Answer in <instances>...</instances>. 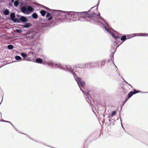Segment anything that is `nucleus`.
Wrapping results in <instances>:
<instances>
[{
    "label": "nucleus",
    "instance_id": "obj_31",
    "mask_svg": "<svg viewBox=\"0 0 148 148\" xmlns=\"http://www.w3.org/2000/svg\"><path fill=\"white\" fill-rule=\"evenodd\" d=\"M16 32L18 33L21 34L22 32V31L21 29H17L16 30Z\"/></svg>",
    "mask_w": 148,
    "mask_h": 148
},
{
    "label": "nucleus",
    "instance_id": "obj_3",
    "mask_svg": "<svg viewBox=\"0 0 148 148\" xmlns=\"http://www.w3.org/2000/svg\"><path fill=\"white\" fill-rule=\"evenodd\" d=\"M51 12L52 13V15H51V13L49 12H47L46 13V17L48 21L52 20V23L53 24H55L57 22H60L61 20L60 18L59 14H56V12L58 11H59V10H53Z\"/></svg>",
    "mask_w": 148,
    "mask_h": 148
},
{
    "label": "nucleus",
    "instance_id": "obj_39",
    "mask_svg": "<svg viewBox=\"0 0 148 148\" xmlns=\"http://www.w3.org/2000/svg\"><path fill=\"white\" fill-rule=\"evenodd\" d=\"M129 99H128V98L127 99H126L125 101H124V103H126V102L127 101V100H128Z\"/></svg>",
    "mask_w": 148,
    "mask_h": 148
},
{
    "label": "nucleus",
    "instance_id": "obj_10",
    "mask_svg": "<svg viewBox=\"0 0 148 148\" xmlns=\"http://www.w3.org/2000/svg\"><path fill=\"white\" fill-rule=\"evenodd\" d=\"M17 17V14L15 15V13L14 12H12L10 13V19L14 22H15Z\"/></svg>",
    "mask_w": 148,
    "mask_h": 148
},
{
    "label": "nucleus",
    "instance_id": "obj_2",
    "mask_svg": "<svg viewBox=\"0 0 148 148\" xmlns=\"http://www.w3.org/2000/svg\"><path fill=\"white\" fill-rule=\"evenodd\" d=\"M54 66L56 68H59L61 70L67 71L73 75L77 84L79 85V84H80L82 87H83L84 86L85 84L84 82L82 81V79L81 78L77 76L76 74L73 71V69L71 66L69 65L64 66L60 64H55Z\"/></svg>",
    "mask_w": 148,
    "mask_h": 148
},
{
    "label": "nucleus",
    "instance_id": "obj_25",
    "mask_svg": "<svg viewBox=\"0 0 148 148\" xmlns=\"http://www.w3.org/2000/svg\"><path fill=\"white\" fill-rule=\"evenodd\" d=\"M21 2H19V1L18 0H16L14 2V5L16 7H17L19 4L20 5V3Z\"/></svg>",
    "mask_w": 148,
    "mask_h": 148
},
{
    "label": "nucleus",
    "instance_id": "obj_7",
    "mask_svg": "<svg viewBox=\"0 0 148 148\" xmlns=\"http://www.w3.org/2000/svg\"><path fill=\"white\" fill-rule=\"evenodd\" d=\"M28 21V19L24 16L17 14V17L15 23H24L27 22Z\"/></svg>",
    "mask_w": 148,
    "mask_h": 148
},
{
    "label": "nucleus",
    "instance_id": "obj_11",
    "mask_svg": "<svg viewBox=\"0 0 148 148\" xmlns=\"http://www.w3.org/2000/svg\"><path fill=\"white\" fill-rule=\"evenodd\" d=\"M2 12L3 14L5 16L8 15L10 13V12L9 10L6 8H4L2 10Z\"/></svg>",
    "mask_w": 148,
    "mask_h": 148
},
{
    "label": "nucleus",
    "instance_id": "obj_24",
    "mask_svg": "<svg viewBox=\"0 0 148 148\" xmlns=\"http://www.w3.org/2000/svg\"><path fill=\"white\" fill-rule=\"evenodd\" d=\"M108 119V121H107V123L108 125H110L112 124L111 120V119L109 116H108L107 117Z\"/></svg>",
    "mask_w": 148,
    "mask_h": 148
},
{
    "label": "nucleus",
    "instance_id": "obj_55",
    "mask_svg": "<svg viewBox=\"0 0 148 148\" xmlns=\"http://www.w3.org/2000/svg\"><path fill=\"white\" fill-rule=\"evenodd\" d=\"M122 43H123V42H121V44L120 45H118V46L116 47V48H117V47H118L119 46H120V45Z\"/></svg>",
    "mask_w": 148,
    "mask_h": 148
},
{
    "label": "nucleus",
    "instance_id": "obj_41",
    "mask_svg": "<svg viewBox=\"0 0 148 148\" xmlns=\"http://www.w3.org/2000/svg\"><path fill=\"white\" fill-rule=\"evenodd\" d=\"M10 123L12 125L14 128V129H16V127H15L12 124L11 122Z\"/></svg>",
    "mask_w": 148,
    "mask_h": 148
},
{
    "label": "nucleus",
    "instance_id": "obj_54",
    "mask_svg": "<svg viewBox=\"0 0 148 148\" xmlns=\"http://www.w3.org/2000/svg\"><path fill=\"white\" fill-rule=\"evenodd\" d=\"M1 112H0V117L1 118Z\"/></svg>",
    "mask_w": 148,
    "mask_h": 148
},
{
    "label": "nucleus",
    "instance_id": "obj_63",
    "mask_svg": "<svg viewBox=\"0 0 148 148\" xmlns=\"http://www.w3.org/2000/svg\"><path fill=\"white\" fill-rule=\"evenodd\" d=\"M1 15H0V19H1Z\"/></svg>",
    "mask_w": 148,
    "mask_h": 148
},
{
    "label": "nucleus",
    "instance_id": "obj_18",
    "mask_svg": "<svg viewBox=\"0 0 148 148\" xmlns=\"http://www.w3.org/2000/svg\"><path fill=\"white\" fill-rule=\"evenodd\" d=\"M89 68L91 67V62H88L86 63L84 65V67L83 68Z\"/></svg>",
    "mask_w": 148,
    "mask_h": 148
},
{
    "label": "nucleus",
    "instance_id": "obj_5",
    "mask_svg": "<svg viewBox=\"0 0 148 148\" xmlns=\"http://www.w3.org/2000/svg\"><path fill=\"white\" fill-rule=\"evenodd\" d=\"M104 28L106 31H107L109 33H110L111 34V35L112 36V37L116 41H118L119 42V41H118V40H119V39L120 38V37L118 36V35H120L121 36H122L121 35L119 34L118 33L116 32H111L105 26H104Z\"/></svg>",
    "mask_w": 148,
    "mask_h": 148
},
{
    "label": "nucleus",
    "instance_id": "obj_52",
    "mask_svg": "<svg viewBox=\"0 0 148 148\" xmlns=\"http://www.w3.org/2000/svg\"><path fill=\"white\" fill-rule=\"evenodd\" d=\"M1 121H2V122H5V120H4L3 119H1Z\"/></svg>",
    "mask_w": 148,
    "mask_h": 148
},
{
    "label": "nucleus",
    "instance_id": "obj_62",
    "mask_svg": "<svg viewBox=\"0 0 148 148\" xmlns=\"http://www.w3.org/2000/svg\"><path fill=\"white\" fill-rule=\"evenodd\" d=\"M3 66H1L0 67V68L1 67H2Z\"/></svg>",
    "mask_w": 148,
    "mask_h": 148
},
{
    "label": "nucleus",
    "instance_id": "obj_29",
    "mask_svg": "<svg viewBox=\"0 0 148 148\" xmlns=\"http://www.w3.org/2000/svg\"><path fill=\"white\" fill-rule=\"evenodd\" d=\"M13 48L14 46L12 45H9L7 46V48L10 50L12 49Z\"/></svg>",
    "mask_w": 148,
    "mask_h": 148
},
{
    "label": "nucleus",
    "instance_id": "obj_13",
    "mask_svg": "<svg viewBox=\"0 0 148 148\" xmlns=\"http://www.w3.org/2000/svg\"><path fill=\"white\" fill-rule=\"evenodd\" d=\"M32 25V24L30 23H25L24 25H22V28H28Z\"/></svg>",
    "mask_w": 148,
    "mask_h": 148
},
{
    "label": "nucleus",
    "instance_id": "obj_49",
    "mask_svg": "<svg viewBox=\"0 0 148 148\" xmlns=\"http://www.w3.org/2000/svg\"><path fill=\"white\" fill-rule=\"evenodd\" d=\"M125 103H124H124H123V105H122V106H123L124 105V104H125ZM122 107H121V110H122Z\"/></svg>",
    "mask_w": 148,
    "mask_h": 148
},
{
    "label": "nucleus",
    "instance_id": "obj_15",
    "mask_svg": "<svg viewBox=\"0 0 148 148\" xmlns=\"http://www.w3.org/2000/svg\"><path fill=\"white\" fill-rule=\"evenodd\" d=\"M116 50L114 51V52H112L111 53V55H112V58H111V59H110L108 60L107 62H110L111 61V62H112V64L113 63L114 64V62H113V60H114V55L116 51Z\"/></svg>",
    "mask_w": 148,
    "mask_h": 148
},
{
    "label": "nucleus",
    "instance_id": "obj_60",
    "mask_svg": "<svg viewBox=\"0 0 148 148\" xmlns=\"http://www.w3.org/2000/svg\"><path fill=\"white\" fill-rule=\"evenodd\" d=\"M15 130H16L17 131V129L16 128V129H15Z\"/></svg>",
    "mask_w": 148,
    "mask_h": 148
},
{
    "label": "nucleus",
    "instance_id": "obj_37",
    "mask_svg": "<svg viewBox=\"0 0 148 148\" xmlns=\"http://www.w3.org/2000/svg\"><path fill=\"white\" fill-rule=\"evenodd\" d=\"M42 143V144L43 145H45V146H47L49 147H50V146H49L48 145H47L46 144H45V143Z\"/></svg>",
    "mask_w": 148,
    "mask_h": 148
},
{
    "label": "nucleus",
    "instance_id": "obj_51",
    "mask_svg": "<svg viewBox=\"0 0 148 148\" xmlns=\"http://www.w3.org/2000/svg\"><path fill=\"white\" fill-rule=\"evenodd\" d=\"M121 78L124 81V80H125V79H124V78H123V77H122V76H121Z\"/></svg>",
    "mask_w": 148,
    "mask_h": 148
},
{
    "label": "nucleus",
    "instance_id": "obj_59",
    "mask_svg": "<svg viewBox=\"0 0 148 148\" xmlns=\"http://www.w3.org/2000/svg\"><path fill=\"white\" fill-rule=\"evenodd\" d=\"M130 86L131 87V88H133L132 86H131V85H130Z\"/></svg>",
    "mask_w": 148,
    "mask_h": 148
},
{
    "label": "nucleus",
    "instance_id": "obj_26",
    "mask_svg": "<svg viewBox=\"0 0 148 148\" xmlns=\"http://www.w3.org/2000/svg\"><path fill=\"white\" fill-rule=\"evenodd\" d=\"M21 55L24 59L26 58L27 57V55L24 52H22Z\"/></svg>",
    "mask_w": 148,
    "mask_h": 148
},
{
    "label": "nucleus",
    "instance_id": "obj_42",
    "mask_svg": "<svg viewBox=\"0 0 148 148\" xmlns=\"http://www.w3.org/2000/svg\"><path fill=\"white\" fill-rule=\"evenodd\" d=\"M10 123L12 125L14 128V129H16V127H15L12 124L11 122Z\"/></svg>",
    "mask_w": 148,
    "mask_h": 148
},
{
    "label": "nucleus",
    "instance_id": "obj_20",
    "mask_svg": "<svg viewBox=\"0 0 148 148\" xmlns=\"http://www.w3.org/2000/svg\"><path fill=\"white\" fill-rule=\"evenodd\" d=\"M35 62L37 63L42 64L43 62V60L41 58H37L36 59Z\"/></svg>",
    "mask_w": 148,
    "mask_h": 148
},
{
    "label": "nucleus",
    "instance_id": "obj_46",
    "mask_svg": "<svg viewBox=\"0 0 148 148\" xmlns=\"http://www.w3.org/2000/svg\"><path fill=\"white\" fill-rule=\"evenodd\" d=\"M99 0H99V1H98V3H97V8L98 6V5H99Z\"/></svg>",
    "mask_w": 148,
    "mask_h": 148
},
{
    "label": "nucleus",
    "instance_id": "obj_23",
    "mask_svg": "<svg viewBox=\"0 0 148 148\" xmlns=\"http://www.w3.org/2000/svg\"><path fill=\"white\" fill-rule=\"evenodd\" d=\"M32 16L33 18L36 19L38 18V15L36 13H34L32 14Z\"/></svg>",
    "mask_w": 148,
    "mask_h": 148
},
{
    "label": "nucleus",
    "instance_id": "obj_61",
    "mask_svg": "<svg viewBox=\"0 0 148 148\" xmlns=\"http://www.w3.org/2000/svg\"><path fill=\"white\" fill-rule=\"evenodd\" d=\"M127 84H128L129 85V86H130V84H129V83H128Z\"/></svg>",
    "mask_w": 148,
    "mask_h": 148
},
{
    "label": "nucleus",
    "instance_id": "obj_9",
    "mask_svg": "<svg viewBox=\"0 0 148 148\" xmlns=\"http://www.w3.org/2000/svg\"><path fill=\"white\" fill-rule=\"evenodd\" d=\"M36 36V32L33 30H30L28 32V37L27 39L30 40L33 39Z\"/></svg>",
    "mask_w": 148,
    "mask_h": 148
},
{
    "label": "nucleus",
    "instance_id": "obj_45",
    "mask_svg": "<svg viewBox=\"0 0 148 148\" xmlns=\"http://www.w3.org/2000/svg\"><path fill=\"white\" fill-rule=\"evenodd\" d=\"M114 121H113L112 122V124H112L113 125H114Z\"/></svg>",
    "mask_w": 148,
    "mask_h": 148
},
{
    "label": "nucleus",
    "instance_id": "obj_48",
    "mask_svg": "<svg viewBox=\"0 0 148 148\" xmlns=\"http://www.w3.org/2000/svg\"><path fill=\"white\" fill-rule=\"evenodd\" d=\"M125 103H124H124H123V105H122V106H123L124 105V104H125ZM122 107H121V110H122Z\"/></svg>",
    "mask_w": 148,
    "mask_h": 148
},
{
    "label": "nucleus",
    "instance_id": "obj_4",
    "mask_svg": "<svg viewBox=\"0 0 148 148\" xmlns=\"http://www.w3.org/2000/svg\"><path fill=\"white\" fill-rule=\"evenodd\" d=\"M19 9L22 12L27 15L30 14L34 10L32 6L29 5L25 1L21 2L20 3Z\"/></svg>",
    "mask_w": 148,
    "mask_h": 148
},
{
    "label": "nucleus",
    "instance_id": "obj_17",
    "mask_svg": "<svg viewBox=\"0 0 148 148\" xmlns=\"http://www.w3.org/2000/svg\"><path fill=\"white\" fill-rule=\"evenodd\" d=\"M120 40H121L122 41H123V42L125 41L127 39L126 37V36H125V35L122 36L121 37H120ZM128 39V38H127V39ZM118 40V41H119V42H120V39H119H119ZM116 41L119 42L118 41Z\"/></svg>",
    "mask_w": 148,
    "mask_h": 148
},
{
    "label": "nucleus",
    "instance_id": "obj_32",
    "mask_svg": "<svg viewBox=\"0 0 148 148\" xmlns=\"http://www.w3.org/2000/svg\"><path fill=\"white\" fill-rule=\"evenodd\" d=\"M116 112L115 111H113L111 114V116H113L114 115H116Z\"/></svg>",
    "mask_w": 148,
    "mask_h": 148
},
{
    "label": "nucleus",
    "instance_id": "obj_53",
    "mask_svg": "<svg viewBox=\"0 0 148 148\" xmlns=\"http://www.w3.org/2000/svg\"><path fill=\"white\" fill-rule=\"evenodd\" d=\"M115 66L116 68V69H116V71L118 72V70H117V69H118V68H117L116 66L115 65Z\"/></svg>",
    "mask_w": 148,
    "mask_h": 148
},
{
    "label": "nucleus",
    "instance_id": "obj_30",
    "mask_svg": "<svg viewBox=\"0 0 148 148\" xmlns=\"http://www.w3.org/2000/svg\"><path fill=\"white\" fill-rule=\"evenodd\" d=\"M134 91H137V92H136V93H138V92L143 93H148V92H142V91H138V90H136V89H134Z\"/></svg>",
    "mask_w": 148,
    "mask_h": 148
},
{
    "label": "nucleus",
    "instance_id": "obj_56",
    "mask_svg": "<svg viewBox=\"0 0 148 148\" xmlns=\"http://www.w3.org/2000/svg\"><path fill=\"white\" fill-rule=\"evenodd\" d=\"M124 82L126 83L127 84H128V83L126 81H125V80H124Z\"/></svg>",
    "mask_w": 148,
    "mask_h": 148
},
{
    "label": "nucleus",
    "instance_id": "obj_58",
    "mask_svg": "<svg viewBox=\"0 0 148 148\" xmlns=\"http://www.w3.org/2000/svg\"><path fill=\"white\" fill-rule=\"evenodd\" d=\"M133 92H137V91H134V90H133Z\"/></svg>",
    "mask_w": 148,
    "mask_h": 148
},
{
    "label": "nucleus",
    "instance_id": "obj_40",
    "mask_svg": "<svg viewBox=\"0 0 148 148\" xmlns=\"http://www.w3.org/2000/svg\"><path fill=\"white\" fill-rule=\"evenodd\" d=\"M123 92L124 93H127V92L125 91V90L123 88Z\"/></svg>",
    "mask_w": 148,
    "mask_h": 148
},
{
    "label": "nucleus",
    "instance_id": "obj_38",
    "mask_svg": "<svg viewBox=\"0 0 148 148\" xmlns=\"http://www.w3.org/2000/svg\"><path fill=\"white\" fill-rule=\"evenodd\" d=\"M41 56L44 57V58H45V59L46 58V57L45 55H41Z\"/></svg>",
    "mask_w": 148,
    "mask_h": 148
},
{
    "label": "nucleus",
    "instance_id": "obj_34",
    "mask_svg": "<svg viewBox=\"0 0 148 148\" xmlns=\"http://www.w3.org/2000/svg\"><path fill=\"white\" fill-rule=\"evenodd\" d=\"M119 115H120V120H121V125H122V127L123 128V129L125 130V129L124 128V127H123V126L122 124V123H121V116H120V112H119Z\"/></svg>",
    "mask_w": 148,
    "mask_h": 148
},
{
    "label": "nucleus",
    "instance_id": "obj_16",
    "mask_svg": "<svg viewBox=\"0 0 148 148\" xmlns=\"http://www.w3.org/2000/svg\"><path fill=\"white\" fill-rule=\"evenodd\" d=\"M98 61L97 62H91V67H96L98 68Z\"/></svg>",
    "mask_w": 148,
    "mask_h": 148
},
{
    "label": "nucleus",
    "instance_id": "obj_22",
    "mask_svg": "<svg viewBox=\"0 0 148 148\" xmlns=\"http://www.w3.org/2000/svg\"><path fill=\"white\" fill-rule=\"evenodd\" d=\"M47 25L45 23H42L40 25V27L43 29H44L45 28L47 27Z\"/></svg>",
    "mask_w": 148,
    "mask_h": 148
},
{
    "label": "nucleus",
    "instance_id": "obj_1",
    "mask_svg": "<svg viewBox=\"0 0 148 148\" xmlns=\"http://www.w3.org/2000/svg\"><path fill=\"white\" fill-rule=\"evenodd\" d=\"M87 12H75L59 10V11L56 12V14H59V16L60 17L61 21L62 19L66 18L72 21H86L93 24L98 23L103 24V22L107 26H108V25L105 19L100 16L99 13L98 14L93 12L89 13L90 10Z\"/></svg>",
    "mask_w": 148,
    "mask_h": 148
},
{
    "label": "nucleus",
    "instance_id": "obj_28",
    "mask_svg": "<svg viewBox=\"0 0 148 148\" xmlns=\"http://www.w3.org/2000/svg\"><path fill=\"white\" fill-rule=\"evenodd\" d=\"M41 5L42 6L43 8L47 10L48 11H49V12H51V11L52 10V9H50V8H49L44 5Z\"/></svg>",
    "mask_w": 148,
    "mask_h": 148
},
{
    "label": "nucleus",
    "instance_id": "obj_27",
    "mask_svg": "<svg viewBox=\"0 0 148 148\" xmlns=\"http://www.w3.org/2000/svg\"><path fill=\"white\" fill-rule=\"evenodd\" d=\"M15 58L16 60L18 61H21L22 59L21 57L18 56H16Z\"/></svg>",
    "mask_w": 148,
    "mask_h": 148
},
{
    "label": "nucleus",
    "instance_id": "obj_50",
    "mask_svg": "<svg viewBox=\"0 0 148 148\" xmlns=\"http://www.w3.org/2000/svg\"><path fill=\"white\" fill-rule=\"evenodd\" d=\"M121 78L124 81V80H125V79H124V78H123V77H122V76H121Z\"/></svg>",
    "mask_w": 148,
    "mask_h": 148
},
{
    "label": "nucleus",
    "instance_id": "obj_33",
    "mask_svg": "<svg viewBox=\"0 0 148 148\" xmlns=\"http://www.w3.org/2000/svg\"><path fill=\"white\" fill-rule=\"evenodd\" d=\"M47 63L49 66H54V63L53 62H49L48 63L47 62Z\"/></svg>",
    "mask_w": 148,
    "mask_h": 148
},
{
    "label": "nucleus",
    "instance_id": "obj_14",
    "mask_svg": "<svg viewBox=\"0 0 148 148\" xmlns=\"http://www.w3.org/2000/svg\"><path fill=\"white\" fill-rule=\"evenodd\" d=\"M136 34L140 35L139 36L138 35L137 36H148V34L147 33H137V34H133V35H134V36H136L135 35Z\"/></svg>",
    "mask_w": 148,
    "mask_h": 148
},
{
    "label": "nucleus",
    "instance_id": "obj_36",
    "mask_svg": "<svg viewBox=\"0 0 148 148\" xmlns=\"http://www.w3.org/2000/svg\"><path fill=\"white\" fill-rule=\"evenodd\" d=\"M26 60L27 61H30L31 59H30L29 58H28L26 59Z\"/></svg>",
    "mask_w": 148,
    "mask_h": 148
},
{
    "label": "nucleus",
    "instance_id": "obj_6",
    "mask_svg": "<svg viewBox=\"0 0 148 148\" xmlns=\"http://www.w3.org/2000/svg\"><path fill=\"white\" fill-rule=\"evenodd\" d=\"M104 28L106 31H107L109 33H110L111 34V35L112 36V37L116 41H118L119 42V41H118V40H119V39L120 38V37L118 36V35H120L121 36H122L121 35L119 34L118 33L116 32H111L105 26H104Z\"/></svg>",
    "mask_w": 148,
    "mask_h": 148
},
{
    "label": "nucleus",
    "instance_id": "obj_57",
    "mask_svg": "<svg viewBox=\"0 0 148 148\" xmlns=\"http://www.w3.org/2000/svg\"><path fill=\"white\" fill-rule=\"evenodd\" d=\"M11 0V1H12V3H13V2H14V1L15 0Z\"/></svg>",
    "mask_w": 148,
    "mask_h": 148
},
{
    "label": "nucleus",
    "instance_id": "obj_8",
    "mask_svg": "<svg viewBox=\"0 0 148 148\" xmlns=\"http://www.w3.org/2000/svg\"><path fill=\"white\" fill-rule=\"evenodd\" d=\"M80 90H81V91L83 93H84L85 94V95L86 96V99L87 101L90 104V103H91V101H92V98H91V97H90V95L89 94V93L88 92L87 93H84V91L82 90V88H81L80 86H81L82 87H83L85 85L84 84V86L83 87H82L81 86V85L80 84H79V85L78 84Z\"/></svg>",
    "mask_w": 148,
    "mask_h": 148
},
{
    "label": "nucleus",
    "instance_id": "obj_47",
    "mask_svg": "<svg viewBox=\"0 0 148 148\" xmlns=\"http://www.w3.org/2000/svg\"><path fill=\"white\" fill-rule=\"evenodd\" d=\"M125 103H124H124H123V105H122V106H123L124 105V104H125ZM122 107H121V110H122Z\"/></svg>",
    "mask_w": 148,
    "mask_h": 148
},
{
    "label": "nucleus",
    "instance_id": "obj_12",
    "mask_svg": "<svg viewBox=\"0 0 148 148\" xmlns=\"http://www.w3.org/2000/svg\"><path fill=\"white\" fill-rule=\"evenodd\" d=\"M106 62V61L105 60H102L100 64H99V62L98 61V68H100L103 66Z\"/></svg>",
    "mask_w": 148,
    "mask_h": 148
},
{
    "label": "nucleus",
    "instance_id": "obj_35",
    "mask_svg": "<svg viewBox=\"0 0 148 148\" xmlns=\"http://www.w3.org/2000/svg\"><path fill=\"white\" fill-rule=\"evenodd\" d=\"M29 55H32V56H33V52H29Z\"/></svg>",
    "mask_w": 148,
    "mask_h": 148
},
{
    "label": "nucleus",
    "instance_id": "obj_44",
    "mask_svg": "<svg viewBox=\"0 0 148 148\" xmlns=\"http://www.w3.org/2000/svg\"><path fill=\"white\" fill-rule=\"evenodd\" d=\"M118 75L121 76L120 75V73L119 71L118 72Z\"/></svg>",
    "mask_w": 148,
    "mask_h": 148
},
{
    "label": "nucleus",
    "instance_id": "obj_43",
    "mask_svg": "<svg viewBox=\"0 0 148 148\" xmlns=\"http://www.w3.org/2000/svg\"><path fill=\"white\" fill-rule=\"evenodd\" d=\"M5 122L9 123H11V122H10V121H5Z\"/></svg>",
    "mask_w": 148,
    "mask_h": 148
},
{
    "label": "nucleus",
    "instance_id": "obj_64",
    "mask_svg": "<svg viewBox=\"0 0 148 148\" xmlns=\"http://www.w3.org/2000/svg\"><path fill=\"white\" fill-rule=\"evenodd\" d=\"M77 68H80V67H78Z\"/></svg>",
    "mask_w": 148,
    "mask_h": 148
},
{
    "label": "nucleus",
    "instance_id": "obj_19",
    "mask_svg": "<svg viewBox=\"0 0 148 148\" xmlns=\"http://www.w3.org/2000/svg\"><path fill=\"white\" fill-rule=\"evenodd\" d=\"M136 92H134L132 91H130L128 94V99L130 98L133 95L136 94Z\"/></svg>",
    "mask_w": 148,
    "mask_h": 148
},
{
    "label": "nucleus",
    "instance_id": "obj_21",
    "mask_svg": "<svg viewBox=\"0 0 148 148\" xmlns=\"http://www.w3.org/2000/svg\"><path fill=\"white\" fill-rule=\"evenodd\" d=\"M40 12L42 16H44L46 14L47 12L44 10H41L40 11Z\"/></svg>",
    "mask_w": 148,
    "mask_h": 148
}]
</instances>
